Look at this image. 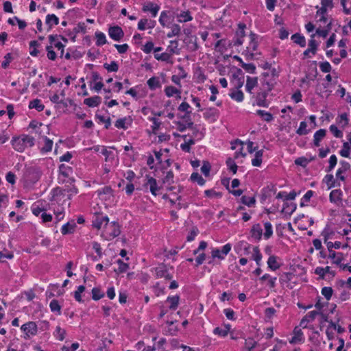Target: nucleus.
I'll list each match as a JSON object with an SVG mask.
<instances>
[{
  "instance_id": "51",
  "label": "nucleus",
  "mask_w": 351,
  "mask_h": 351,
  "mask_svg": "<svg viewBox=\"0 0 351 351\" xmlns=\"http://www.w3.org/2000/svg\"><path fill=\"white\" fill-rule=\"evenodd\" d=\"M239 75H243V71L241 69H237V73L233 75V77L234 78H237V85L236 86V88L237 90H239L240 88H241L243 85V77H239Z\"/></svg>"
},
{
  "instance_id": "59",
  "label": "nucleus",
  "mask_w": 351,
  "mask_h": 351,
  "mask_svg": "<svg viewBox=\"0 0 351 351\" xmlns=\"http://www.w3.org/2000/svg\"><path fill=\"white\" fill-rule=\"evenodd\" d=\"M315 34L311 35V39L308 40V48L311 53L315 55L317 52V43L315 40L313 39Z\"/></svg>"
},
{
  "instance_id": "63",
  "label": "nucleus",
  "mask_w": 351,
  "mask_h": 351,
  "mask_svg": "<svg viewBox=\"0 0 351 351\" xmlns=\"http://www.w3.org/2000/svg\"><path fill=\"white\" fill-rule=\"evenodd\" d=\"M171 55L168 53H162L161 54L155 53L154 58L158 60H162L167 62H169L171 59Z\"/></svg>"
},
{
  "instance_id": "4",
  "label": "nucleus",
  "mask_w": 351,
  "mask_h": 351,
  "mask_svg": "<svg viewBox=\"0 0 351 351\" xmlns=\"http://www.w3.org/2000/svg\"><path fill=\"white\" fill-rule=\"evenodd\" d=\"M145 178L146 182L144 183L143 186L146 189L149 187V191L153 195L156 196L158 195L162 187L158 185L157 180L149 175H146Z\"/></svg>"
},
{
  "instance_id": "29",
  "label": "nucleus",
  "mask_w": 351,
  "mask_h": 351,
  "mask_svg": "<svg viewBox=\"0 0 351 351\" xmlns=\"http://www.w3.org/2000/svg\"><path fill=\"white\" fill-rule=\"evenodd\" d=\"M291 40L295 44L299 45L301 47H304L306 46V39L304 36L300 34L299 33H295L291 36Z\"/></svg>"
},
{
  "instance_id": "9",
  "label": "nucleus",
  "mask_w": 351,
  "mask_h": 351,
  "mask_svg": "<svg viewBox=\"0 0 351 351\" xmlns=\"http://www.w3.org/2000/svg\"><path fill=\"white\" fill-rule=\"evenodd\" d=\"M108 34L112 40L120 41L124 36V32L121 27L115 25L109 27Z\"/></svg>"
},
{
  "instance_id": "19",
  "label": "nucleus",
  "mask_w": 351,
  "mask_h": 351,
  "mask_svg": "<svg viewBox=\"0 0 351 351\" xmlns=\"http://www.w3.org/2000/svg\"><path fill=\"white\" fill-rule=\"evenodd\" d=\"M323 182L326 184L328 189L341 186L340 182L337 181L332 174H326L323 179Z\"/></svg>"
},
{
  "instance_id": "5",
  "label": "nucleus",
  "mask_w": 351,
  "mask_h": 351,
  "mask_svg": "<svg viewBox=\"0 0 351 351\" xmlns=\"http://www.w3.org/2000/svg\"><path fill=\"white\" fill-rule=\"evenodd\" d=\"M276 84L275 78L270 77L268 73H264L263 74V78L261 79V89H263L265 91L270 92Z\"/></svg>"
},
{
  "instance_id": "52",
  "label": "nucleus",
  "mask_w": 351,
  "mask_h": 351,
  "mask_svg": "<svg viewBox=\"0 0 351 351\" xmlns=\"http://www.w3.org/2000/svg\"><path fill=\"white\" fill-rule=\"evenodd\" d=\"M181 28L178 24H173L171 27V31L167 35L168 38H172L176 36H178L180 34Z\"/></svg>"
},
{
  "instance_id": "57",
  "label": "nucleus",
  "mask_w": 351,
  "mask_h": 351,
  "mask_svg": "<svg viewBox=\"0 0 351 351\" xmlns=\"http://www.w3.org/2000/svg\"><path fill=\"white\" fill-rule=\"evenodd\" d=\"M165 93L167 97H170L174 94H180V90L173 86H169L165 88Z\"/></svg>"
},
{
  "instance_id": "32",
  "label": "nucleus",
  "mask_w": 351,
  "mask_h": 351,
  "mask_svg": "<svg viewBox=\"0 0 351 351\" xmlns=\"http://www.w3.org/2000/svg\"><path fill=\"white\" fill-rule=\"evenodd\" d=\"M218 115V110L215 108H209L206 109V111L204 113V117L206 119H215V117Z\"/></svg>"
},
{
  "instance_id": "37",
  "label": "nucleus",
  "mask_w": 351,
  "mask_h": 351,
  "mask_svg": "<svg viewBox=\"0 0 351 351\" xmlns=\"http://www.w3.org/2000/svg\"><path fill=\"white\" fill-rule=\"evenodd\" d=\"M190 179L192 182H197L200 186H203L206 182V180L197 172L193 173L191 176Z\"/></svg>"
},
{
  "instance_id": "11",
  "label": "nucleus",
  "mask_w": 351,
  "mask_h": 351,
  "mask_svg": "<svg viewBox=\"0 0 351 351\" xmlns=\"http://www.w3.org/2000/svg\"><path fill=\"white\" fill-rule=\"evenodd\" d=\"M343 192L340 189L332 190L329 195V200L331 203L339 206L342 204Z\"/></svg>"
},
{
  "instance_id": "24",
  "label": "nucleus",
  "mask_w": 351,
  "mask_h": 351,
  "mask_svg": "<svg viewBox=\"0 0 351 351\" xmlns=\"http://www.w3.org/2000/svg\"><path fill=\"white\" fill-rule=\"evenodd\" d=\"M315 159V156H310L309 158L305 156H301L296 158L294 161L295 165L298 166H301L302 167H306L308 164L314 160Z\"/></svg>"
},
{
  "instance_id": "21",
  "label": "nucleus",
  "mask_w": 351,
  "mask_h": 351,
  "mask_svg": "<svg viewBox=\"0 0 351 351\" xmlns=\"http://www.w3.org/2000/svg\"><path fill=\"white\" fill-rule=\"evenodd\" d=\"M326 134V130L324 129H319L317 130L313 136V145L315 147L320 145L321 141L325 137Z\"/></svg>"
},
{
  "instance_id": "23",
  "label": "nucleus",
  "mask_w": 351,
  "mask_h": 351,
  "mask_svg": "<svg viewBox=\"0 0 351 351\" xmlns=\"http://www.w3.org/2000/svg\"><path fill=\"white\" fill-rule=\"evenodd\" d=\"M258 84V77H251L247 76L245 89L249 93H252V90Z\"/></svg>"
},
{
  "instance_id": "43",
  "label": "nucleus",
  "mask_w": 351,
  "mask_h": 351,
  "mask_svg": "<svg viewBox=\"0 0 351 351\" xmlns=\"http://www.w3.org/2000/svg\"><path fill=\"white\" fill-rule=\"evenodd\" d=\"M104 297V292L101 291L100 288L94 287L92 289V298L93 300L97 301Z\"/></svg>"
},
{
  "instance_id": "26",
  "label": "nucleus",
  "mask_w": 351,
  "mask_h": 351,
  "mask_svg": "<svg viewBox=\"0 0 351 351\" xmlns=\"http://www.w3.org/2000/svg\"><path fill=\"white\" fill-rule=\"evenodd\" d=\"M75 227L76 224L74 221L67 222L62 226L61 233L63 235L71 234L74 232Z\"/></svg>"
},
{
  "instance_id": "17",
  "label": "nucleus",
  "mask_w": 351,
  "mask_h": 351,
  "mask_svg": "<svg viewBox=\"0 0 351 351\" xmlns=\"http://www.w3.org/2000/svg\"><path fill=\"white\" fill-rule=\"evenodd\" d=\"M160 10V6L157 4H154L152 2H148L147 4L144 5L142 8V10L145 12H150L152 16L153 17L156 16L158 11Z\"/></svg>"
},
{
  "instance_id": "42",
  "label": "nucleus",
  "mask_w": 351,
  "mask_h": 351,
  "mask_svg": "<svg viewBox=\"0 0 351 351\" xmlns=\"http://www.w3.org/2000/svg\"><path fill=\"white\" fill-rule=\"evenodd\" d=\"M22 139L24 140V145L26 147H32L34 145L35 138L27 134L21 135Z\"/></svg>"
},
{
  "instance_id": "13",
  "label": "nucleus",
  "mask_w": 351,
  "mask_h": 351,
  "mask_svg": "<svg viewBox=\"0 0 351 351\" xmlns=\"http://www.w3.org/2000/svg\"><path fill=\"white\" fill-rule=\"evenodd\" d=\"M109 222V218L107 216H104L102 215H97L95 217V218L92 221V226L93 228H97V230L101 229L104 226L108 225Z\"/></svg>"
},
{
  "instance_id": "25",
  "label": "nucleus",
  "mask_w": 351,
  "mask_h": 351,
  "mask_svg": "<svg viewBox=\"0 0 351 351\" xmlns=\"http://www.w3.org/2000/svg\"><path fill=\"white\" fill-rule=\"evenodd\" d=\"M278 258V257L274 255H271L269 257L267 265L271 270L276 271L280 267L281 265L277 261Z\"/></svg>"
},
{
  "instance_id": "53",
  "label": "nucleus",
  "mask_w": 351,
  "mask_h": 351,
  "mask_svg": "<svg viewBox=\"0 0 351 351\" xmlns=\"http://www.w3.org/2000/svg\"><path fill=\"white\" fill-rule=\"evenodd\" d=\"M117 263L119 265V268L117 269H114V271L117 274L125 272L128 270V269L129 268L128 264L125 263L121 259H119L117 261Z\"/></svg>"
},
{
  "instance_id": "47",
  "label": "nucleus",
  "mask_w": 351,
  "mask_h": 351,
  "mask_svg": "<svg viewBox=\"0 0 351 351\" xmlns=\"http://www.w3.org/2000/svg\"><path fill=\"white\" fill-rule=\"evenodd\" d=\"M167 324L169 325L168 328L165 330V335H175L178 331V328L174 325L173 322H167Z\"/></svg>"
},
{
  "instance_id": "8",
  "label": "nucleus",
  "mask_w": 351,
  "mask_h": 351,
  "mask_svg": "<svg viewBox=\"0 0 351 351\" xmlns=\"http://www.w3.org/2000/svg\"><path fill=\"white\" fill-rule=\"evenodd\" d=\"M156 277L158 278H164L166 280H171L173 276L169 272V268L167 265L161 263L155 269Z\"/></svg>"
},
{
  "instance_id": "7",
  "label": "nucleus",
  "mask_w": 351,
  "mask_h": 351,
  "mask_svg": "<svg viewBox=\"0 0 351 351\" xmlns=\"http://www.w3.org/2000/svg\"><path fill=\"white\" fill-rule=\"evenodd\" d=\"M231 245L230 243H227L222 247L221 250L215 248L211 252V256L213 258H218L219 260H223L226 256L230 252L231 250Z\"/></svg>"
},
{
  "instance_id": "40",
  "label": "nucleus",
  "mask_w": 351,
  "mask_h": 351,
  "mask_svg": "<svg viewBox=\"0 0 351 351\" xmlns=\"http://www.w3.org/2000/svg\"><path fill=\"white\" fill-rule=\"evenodd\" d=\"M56 338L60 341H63L65 338L66 330L58 326L53 333Z\"/></svg>"
},
{
  "instance_id": "33",
  "label": "nucleus",
  "mask_w": 351,
  "mask_h": 351,
  "mask_svg": "<svg viewBox=\"0 0 351 351\" xmlns=\"http://www.w3.org/2000/svg\"><path fill=\"white\" fill-rule=\"evenodd\" d=\"M179 295L169 296L167 298V302L170 303L169 308L171 310L176 309L179 304Z\"/></svg>"
},
{
  "instance_id": "22",
  "label": "nucleus",
  "mask_w": 351,
  "mask_h": 351,
  "mask_svg": "<svg viewBox=\"0 0 351 351\" xmlns=\"http://www.w3.org/2000/svg\"><path fill=\"white\" fill-rule=\"evenodd\" d=\"M101 102V98L99 96L88 97L84 100V104L91 108L98 106Z\"/></svg>"
},
{
  "instance_id": "1",
  "label": "nucleus",
  "mask_w": 351,
  "mask_h": 351,
  "mask_svg": "<svg viewBox=\"0 0 351 351\" xmlns=\"http://www.w3.org/2000/svg\"><path fill=\"white\" fill-rule=\"evenodd\" d=\"M121 233L120 226L116 221L108 223V225L104 226V231L102 233L105 239L110 241L118 237Z\"/></svg>"
},
{
  "instance_id": "34",
  "label": "nucleus",
  "mask_w": 351,
  "mask_h": 351,
  "mask_svg": "<svg viewBox=\"0 0 351 351\" xmlns=\"http://www.w3.org/2000/svg\"><path fill=\"white\" fill-rule=\"evenodd\" d=\"M256 114L261 117L264 121L270 122L274 119L272 114L263 110H256Z\"/></svg>"
},
{
  "instance_id": "16",
  "label": "nucleus",
  "mask_w": 351,
  "mask_h": 351,
  "mask_svg": "<svg viewBox=\"0 0 351 351\" xmlns=\"http://www.w3.org/2000/svg\"><path fill=\"white\" fill-rule=\"evenodd\" d=\"M315 274L318 275L319 278L322 280H324L325 278L326 274H330L332 277H334L336 274L335 271L331 270L329 266H327L324 268L321 267H316V269H315Z\"/></svg>"
},
{
  "instance_id": "39",
  "label": "nucleus",
  "mask_w": 351,
  "mask_h": 351,
  "mask_svg": "<svg viewBox=\"0 0 351 351\" xmlns=\"http://www.w3.org/2000/svg\"><path fill=\"white\" fill-rule=\"evenodd\" d=\"M191 111H186L184 115H179L178 114V117L184 120L185 123L187 124L189 128H191L193 125V122L191 121Z\"/></svg>"
},
{
  "instance_id": "56",
  "label": "nucleus",
  "mask_w": 351,
  "mask_h": 351,
  "mask_svg": "<svg viewBox=\"0 0 351 351\" xmlns=\"http://www.w3.org/2000/svg\"><path fill=\"white\" fill-rule=\"evenodd\" d=\"M210 169L211 165L210 162L207 160H204L203 165L201 167V171L206 177L210 175Z\"/></svg>"
},
{
  "instance_id": "10",
  "label": "nucleus",
  "mask_w": 351,
  "mask_h": 351,
  "mask_svg": "<svg viewBox=\"0 0 351 351\" xmlns=\"http://www.w3.org/2000/svg\"><path fill=\"white\" fill-rule=\"evenodd\" d=\"M104 171L108 173L111 171L112 167H114L119 164V159L115 155H106Z\"/></svg>"
},
{
  "instance_id": "58",
  "label": "nucleus",
  "mask_w": 351,
  "mask_h": 351,
  "mask_svg": "<svg viewBox=\"0 0 351 351\" xmlns=\"http://www.w3.org/2000/svg\"><path fill=\"white\" fill-rule=\"evenodd\" d=\"M321 293L327 300H329L332 295L333 289L330 287H324L322 289Z\"/></svg>"
},
{
  "instance_id": "38",
  "label": "nucleus",
  "mask_w": 351,
  "mask_h": 351,
  "mask_svg": "<svg viewBox=\"0 0 351 351\" xmlns=\"http://www.w3.org/2000/svg\"><path fill=\"white\" fill-rule=\"evenodd\" d=\"M147 84L151 90H155L157 88L160 87V83L158 77H152L149 78Z\"/></svg>"
},
{
  "instance_id": "30",
  "label": "nucleus",
  "mask_w": 351,
  "mask_h": 351,
  "mask_svg": "<svg viewBox=\"0 0 351 351\" xmlns=\"http://www.w3.org/2000/svg\"><path fill=\"white\" fill-rule=\"evenodd\" d=\"M29 109H36L38 112H41L44 110L45 106L41 104V101L39 99H35L31 101L29 104Z\"/></svg>"
},
{
  "instance_id": "3",
  "label": "nucleus",
  "mask_w": 351,
  "mask_h": 351,
  "mask_svg": "<svg viewBox=\"0 0 351 351\" xmlns=\"http://www.w3.org/2000/svg\"><path fill=\"white\" fill-rule=\"evenodd\" d=\"M245 145L247 147V150L250 154H252V152L255 151L253 142L248 141L244 143L239 139L235 140L231 143V149L235 151L234 154H243V149Z\"/></svg>"
},
{
  "instance_id": "41",
  "label": "nucleus",
  "mask_w": 351,
  "mask_h": 351,
  "mask_svg": "<svg viewBox=\"0 0 351 351\" xmlns=\"http://www.w3.org/2000/svg\"><path fill=\"white\" fill-rule=\"evenodd\" d=\"M95 37L97 38L96 45L97 46H102L107 43L106 36L103 32H95Z\"/></svg>"
},
{
  "instance_id": "28",
  "label": "nucleus",
  "mask_w": 351,
  "mask_h": 351,
  "mask_svg": "<svg viewBox=\"0 0 351 351\" xmlns=\"http://www.w3.org/2000/svg\"><path fill=\"white\" fill-rule=\"evenodd\" d=\"M346 138L348 141L343 143V147L339 151V154H350L351 152V132L348 134Z\"/></svg>"
},
{
  "instance_id": "50",
  "label": "nucleus",
  "mask_w": 351,
  "mask_h": 351,
  "mask_svg": "<svg viewBox=\"0 0 351 351\" xmlns=\"http://www.w3.org/2000/svg\"><path fill=\"white\" fill-rule=\"evenodd\" d=\"M264 227H265V233H264V237H265V239H268L273 234V229H272L271 223L270 222L267 221L264 223Z\"/></svg>"
},
{
  "instance_id": "44",
  "label": "nucleus",
  "mask_w": 351,
  "mask_h": 351,
  "mask_svg": "<svg viewBox=\"0 0 351 351\" xmlns=\"http://www.w3.org/2000/svg\"><path fill=\"white\" fill-rule=\"evenodd\" d=\"M178 22L180 23L191 21L193 19V17L191 16V14L189 11L181 12L178 15Z\"/></svg>"
},
{
  "instance_id": "64",
  "label": "nucleus",
  "mask_w": 351,
  "mask_h": 351,
  "mask_svg": "<svg viewBox=\"0 0 351 351\" xmlns=\"http://www.w3.org/2000/svg\"><path fill=\"white\" fill-rule=\"evenodd\" d=\"M307 123L305 121H302L300 124L298 129L296 131V133L299 135H305L308 134V131L306 129Z\"/></svg>"
},
{
  "instance_id": "48",
  "label": "nucleus",
  "mask_w": 351,
  "mask_h": 351,
  "mask_svg": "<svg viewBox=\"0 0 351 351\" xmlns=\"http://www.w3.org/2000/svg\"><path fill=\"white\" fill-rule=\"evenodd\" d=\"M241 200L243 204L249 207L253 206L256 203V199L254 197H247L245 195H243L241 198Z\"/></svg>"
},
{
  "instance_id": "36",
  "label": "nucleus",
  "mask_w": 351,
  "mask_h": 351,
  "mask_svg": "<svg viewBox=\"0 0 351 351\" xmlns=\"http://www.w3.org/2000/svg\"><path fill=\"white\" fill-rule=\"evenodd\" d=\"M50 309L57 315H61V306L57 300H52L49 304Z\"/></svg>"
},
{
  "instance_id": "31",
  "label": "nucleus",
  "mask_w": 351,
  "mask_h": 351,
  "mask_svg": "<svg viewBox=\"0 0 351 351\" xmlns=\"http://www.w3.org/2000/svg\"><path fill=\"white\" fill-rule=\"evenodd\" d=\"M250 37L251 40L249 46L247 47V51H254L258 47V42L256 40L257 36L254 33H251Z\"/></svg>"
},
{
  "instance_id": "20",
  "label": "nucleus",
  "mask_w": 351,
  "mask_h": 351,
  "mask_svg": "<svg viewBox=\"0 0 351 351\" xmlns=\"http://www.w3.org/2000/svg\"><path fill=\"white\" fill-rule=\"evenodd\" d=\"M251 236L254 239L259 241L263 235V230L259 223L254 224L250 231Z\"/></svg>"
},
{
  "instance_id": "62",
  "label": "nucleus",
  "mask_w": 351,
  "mask_h": 351,
  "mask_svg": "<svg viewBox=\"0 0 351 351\" xmlns=\"http://www.w3.org/2000/svg\"><path fill=\"white\" fill-rule=\"evenodd\" d=\"M241 67L250 73L254 74L256 73V66L252 63L242 62Z\"/></svg>"
},
{
  "instance_id": "35",
  "label": "nucleus",
  "mask_w": 351,
  "mask_h": 351,
  "mask_svg": "<svg viewBox=\"0 0 351 351\" xmlns=\"http://www.w3.org/2000/svg\"><path fill=\"white\" fill-rule=\"evenodd\" d=\"M229 96L237 102H241L244 99L243 93L240 90H233L229 94Z\"/></svg>"
},
{
  "instance_id": "12",
  "label": "nucleus",
  "mask_w": 351,
  "mask_h": 351,
  "mask_svg": "<svg viewBox=\"0 0 351 351\" xmlns=\"http://www.w3.org/2000/svg\"><path fill=\"white\" fill-rule=\"evenodd\" d=\"M268 93L269 92L260 88L256 97V101L257 106L265 108H267L269 106V103L266 99Z\"/></svg>"
},
{
  "instance_id": "45",
  "label": "nucleus",
  "mask_w": 351,
  "mask_h": 351,
  "mask_svg": "<svg viewBox=\"0 0 351 351\" xmlns=\"http://www.w3.org/2000/svg\"><path fill=\"white\" fill-rule=\"evenodd\" d=\"M253 259L256 261L257 265H261V261L262 259V254L258 246H255L253 248Z\"/></svg>"
},
{
  "instance_id": "27",
  "label": "nucleus",
  "mask_w": 351,
  "mask_h": 351,
  "mask_svg": "<svg viewBox=\"0 0 351 351\" xmlns=\"http://www.w3.org/2000/svg\"><path fill=\"white\" fill-rule=\"evenodd\" d=\"M46 25H48V31H49L53 25L59 23V19L53 14H47L46 16Z\"/></svg>"
},
{
  "instance_id": "46",
  "label": "nucleus",
  "mask_w": 351,
  "mask_h": 351,
  "mask_svg": "<svg viewBox=\"0 0 351 351\" xmlns=\"http://www.w3.org/2000/svg\"><path fill=\"white\" fill-rule=\"evenodd\" d=\"M296 209V205L293 203H288L285 202L283 204V208L282 212H285L286 213L291 214Z\"/></svg>"
},
{
  "instance_id": "15",
  "label": "nucleus",
  "mask_w": 351,
  "mask_h": 351,
  "mask_svg": "<svg viewBox=\"0 0 351 351\" xmlns=\"http://www.w3.org/2000/svg\"><path fill=\"white\" fill-rule=\"evenodd\" d=\"M163 156L164 155H155L156 160L157 161L158 168H160L162 171L169 167L172 163V161L169 158H162Z\"/></svg>"
},
{
  "instance_id": "60",
  "label": "nucleus",
  "mask_w": 351,
  "mask_h": 351,
  "mask_svg": "<svg viewBox=\"0 0 351 351\" xmlns=\"http://www.w3.org/2000/svg\"><path fill=\"white\" fill-rule=\"evenodd\" d=\"M295 335L289 341L290 343H295L302 340V332L301 330H297V328L294 329Z\"/></svg>"
},
{
  "instance_id": "18",
  "label": "nucleus",
  "mask_w": 351,
  "mask_h": 351,
  "mask_svg": "<svg viewBox=\"0 0 351 351\" xmlns=\"http://www.w3.org/2000/svg\"><path fill=\"white\" fill-rule=\"evenodd\" d=\"M12 145L14 149L19 152H24L25 149L24 140L21 138V136L13 137L12 140Z\"/></svg>"
},
{
  "instance_id": "14",
  "label": "nucleus",
  "mask_w": 351,
  "mask_h": 351,
  "mask_svg": "<svg viewBox=\"0 0 351 351\" xmlns=\"http://www.w3.org/2000/svg\"><path fill=\"white\" fill-rule=\"evenodd\" d=\"M245 27H246V25L244 23H239L238 25V29L236 32V35H235L237 37V39L234 43V45L235 46H239L243 44V38L245 36Z\"/></svg>"
},
{
  "instance_id": "61",
  "label": "nucleus",
  "mask_w": 351,
  "mask_h": 351,
  "mask_svg": "<svg viewBox=\"0 0 351 351\" xmlns=\"http://www.w3.org/2000/svg\"><path fill=\"white\" fill-rule=\"evenodd\" d=\"M169 20V16L168 15V12L167 11H162L160 13V16L159 18V23L162 27H165L167 25V23Z\"/></svg>"
},
{
  "instance_id": "6",
  "label": "nucleus",
  "mask_w": 351,
  "mask_h": 351,
  "mask_svg": "<svg viewBox=\"0 0 351 351\" xmlns=\"http://www.w3.org/2000/svg\"><path fill=\"white\" fill-rule=\"evenodd\" d=\"M21 330L25 333V339L34 336L38 332V326L34 322H28L21 327Z\"/></svg>"
},
{
  "instance_id": "54",
  "label": "nucleus",
  "mask_w": 351,
  "mask_h": 351,
  "mask_svg": "<svg viewBox=\"0 0 351 351\" xmlns=\"http://www.w3.org/2000/svg\"><path fill=\"white\" fill-rule=\"evenodd\" d=\"M104 67L108 72H117L119 69V65L115 61H112L110 64L105 63Z\"/></svg>"
},
{
  "instance_id": "2",
  "label": "nucleus",
  "mask_w": 351,
  "mask_h": 351,
  "mask_svg": "<svg viewBox=\"0 0 351 351\" xmlns=\"http://www.w3.org/2000/svg\"><path fill=\"white\" fill-rule=\"evenodd\" d=\"M59 172L60 175L58 176V180L60 183L69 182L71 184L75 181L73 178H70V176L73 172L71 167L64 164H61L59 166Z\"/></svg>"
},
{
  "instance_id": "49",
  "label": "nucleus",
  "mask_w": 351,
  "mask_h": 351,
  "mask_svg": "<svg viewBox=\"0 0 351 351\" xmlns=\"http://www.w3.org/2000/svg\"><path fill=\"white\" fill-rule=\"evenodd\" d=\"M44 141H45V144L41 148V152H51L52 149V147H53V141L46 136L44 138Z\"/></svg>"
},
{
  "instance_id": "55",
  "label": "nucleus",
  "mask_w": 351,
  "mask_h": 351,
  "mask_svg": "<svg viewBox=\"0 0 351 351\" xmlns=\"http://www.w3.org/2000/svg\"><path fill=\"white\" fill-rule=\"evenodd\" d=\"M226 165L228 167V169L232 171L234 174H235L237 171L238 166L235 163L234 160L231 158H228L226 160Z\"/></svg>"
}]
</instances>
